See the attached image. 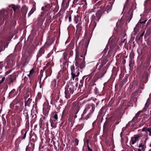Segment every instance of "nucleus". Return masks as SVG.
Wrapping results in <instances>:
<instances>
[{"label": "nucleus", "mask_w": 151, "mask_h": 151, "mask_svg": "<svg viewBox=\"0 0 151 151\" xmlns=\"http://www.w3.org/2000/svg\"><path fill=\"white\" fill-rule=\"evenodd\" d=\"M111 5H107L106 6L100 7L101 9L97 11L95 15L93 14L91 17V22L89 25V27L91 30H93L96 25V21L98 22L100 19L101 15L106 11L107 13L111 11L112 8V4L110 2Z\"/></svg>", "instance_id": "1"}, {"label": "nucleus", "mask_w": 151, "mask_h": 151, "mask_svg": "<svg viewBox=\"0 0 151 151\" xmlns=\"http://www.w3.org/2000/svg\"><path fill=\"white\" fill-rule=\"evenodd\" d=\"M90 40L88 38L82 40L80 42L79 46H77L76 49L75 57H85Z\"/></svg>", "instance_id": "2"}, {"label": "nucleus", "mask_w": 151, "mask_h": 151, "mask_svg": "<svg viewBox=\"0 0 151 151\" xmlns=\"http://www.w3.org/2000/svg\"><path fill=\"white\" fill-rule=\"evenodd\" d=\"M135 1V0H127L124 7L123 9L125 8L129 9L128 13L126 14V20L128 22H129L132 19L133 11L136 8L137 4Z\"/></svg>", "instance_id": "3"}, {"label": "nucleus", "mask_w": 151, "mask_h": 151, "mask_svg": "<svg viewBox=\"0 0 151 151\" xmlns=\"http://www.w3.org/2000/svg\"><path fill=\"white\" fill-rule=\"evenodd\" d=\"M95 106V104L93 103L87 104L81 115V118L86 119H88L94 111Z\"/></svg>", "instance_id": "4"}, {"label": "nucleus", "mask_w": 151, "mask_h": 151, "mask_svg": "<svg viewBox=\"0 0 151 151\" xmlns=\"http://www.w3.org/2000/svg\"><path fill=\"white\" fill-rule=\"evenodd\" d=\"M78 85L72 81H70L69 83L65 87V97L68 99L70 97L71 94L73 93L77 89Z\"/></svg>", "instance_id": "5"}, {"label": "nucleus", "mask_w": 151, "mask_h": 151, "mask_svg": "<svg viewBox=\"0 0 151 151\" xmlns=\"http://www.w3.org/2000/svg\"><path fill=\"white\" fill-rule=\"evenodd\" d=\"M106 121L103 125V131L107 134L110 131H113L115 129V126L113 125V122L111 118L106 117Z\"/></svg>", "instance_id": "6"}, {"label": "nucleus", "mask_w": 151, "mask_h": 151, "mask_svg": "<svg viewBox=\"0 0 151 151\" xmlns=\"http://www.w3.org/2000/svg\"><path fill=\"white\" fill-rule=\"evenodd\" d=\"M109 63L105 66H99L98 68V71L95 73V75L99 78L103 77L106 73L107 68L109 66Z\"/></svg>", "instance_id": "7"}, {"label": "nucleus", "mask_w": 151, "mask_h": 151, "mask_svg": "<svg viewBox=\"0 0 151 151\" xmlns=\"http://www.w3.org/2000/svg\"><path fill=\"white\" fill-rule=\"evenodd\" d=\"M75 22L78 24L76 26V28L77 29V31L79 32L82 30L81 24L82 21L81 20V17L78 15L75 16L74 19Z\"/></svg>", "instance_id": "8"}, {"label": "nucleus", "mask_w": 151, "mask_h": 151, "mask_svg": "<svg viewBox=\"0 0 151 151\" xmlns=\"http://www.w3.org/2000/svg\"><path fill=\"white\" fill-rule=\"evenodd\" d=\"M71 71V75L72 78L73 80H74L75 77L78 76L80 74V72H82V70H80L78 68L75 69L74 65H72L70 67Z\"/></svg>", "instance_id": "9"}, {"label": "nucleus", "mask_w": 151, "mask_h": 151, "mask_svg": "<svg viewBox=\"0 0 151 151\" xmlns=\"http://www.w3.org/2000/svg\"><path fill=\"white\" fill-rule=\"evenodd\" d=\"M79 108L80 107L77 103L75 102L72 103L71 110L72 111L73 113L75 115L74 117L75 118H76L77 117L76 114L79 110Z\"/></svg>", "instance_id": "10"}, {"label": "nucleus", "mask_w": 151, "mask_h": 151, "mask_svg": "<svg viewBox=\"0 0 151 151\" xmlns=\"http://www.w3.org/2000/svg\"><path fill=\"white\" fill-rule=\"evenodd\" d=\"M108 60L109 59H108V58L106 57L101 59H100L99 60V63H98L96 65V68H93L92 69L91 75H92L94 72L95 71V70L97 66L99 65L101 66H103L106 64Z\"/></svg>", "instance_id": "11"}, {"label": "nucleus", "mask_w": 151, "mask_h": 151, "mask_svg": "<svg viewBox=\"0 0 151 151\" xmlns=\"http://www.w3.org/2000/svg\"><path fill=\"white\" fill-rule=\"evenodd\" d=\"M106 111V107L103 106L99 111L98 115L97 118L99 120H101V122L103 120V116L104 115Z\"/></svg>", "instance_id": "12"}, {"label": "nucleus", "mask_w": 151, "mask_h": 151, "mask_svg": "<svg viewBox=\"0 0 151 151\" xmlns=\"http://www.w3.org/2000/svg\"><path fill=\"white\" fill-rule=\"evenodd\" d=\"M2 18V16H0V26L4 24V20H5V24L9 23L10 19L8 15L5 14L3 17V19Z\"/></svg>", "instance_id": "13"}, {"label": "nucleus", "mask_w": 151, "mask_h": 151, "mask_svg": "<svg viewBox=\"0 0 151 151\" xmlns=\"http://www.w3.org/2000/svg\"><path fill=\"white\" fill-rule=\"evenodd\" d=\"M44 14L43 12H42L41 14L39 17L37 23L38 27H41L42 24L45 19V17L44 16Z\"/></svg>", "instance_id": "14"}, {"label": "nucleus", "mask_w": 151, "mask_h": 151, "mask_svg": "<svg viewBox=\"0 0 151 151\" xmlns=\"http://www.w3.org/2000/svg\"><path fill=\"white\" fill-rule=\"evenodd\" d=\"M141 137V136L138 134L134 135V136L132 137L131 138L130 141V144H131L132 145H134L139 140V138Z\"/></svg>", "instance_id": "15"}, {"label": "nucleus", "mask_w": 151, "mask_h": 151, "mask_svg": "<svg viewBox=\"0 0 151 151\" xmlns=\"http://www.w3.org/2000/svg\"><path fill=\"white\" fill-rule=\"evenodd\" d=\"M55 40V39L52 37L51 39H48L47 40L46 42L43 45L46 49L51 45L53 43Z\"/></svg>", "instance_id": "16"}, {"label": "nucleus", "mask_w": 151, "mask_h": 151, "mask_svg": "<svg viewBox=\"0 0 151 151\" xmlns=\"http://www.w3.org/2000/svg\"><path fill=\"white\" fill-rule=\"evenodd\" d=\"M35 146V143L30 141L29 145L26 147V151H33Z\"/></svg>", "instance_id": "17"}, {"label": "nucleus", "mask_w": 151, "mask_h": 151, "mask_svg": "<svg viewBox=\"0 0 151 151\" xmlns=\"http://www.w3.org/2000/svg\"><path fill=\"white\" fill-rule=\"evenodd\" d=\"M45 48L44 46H42L38 51L37 54V59H38L39 58L41 57L45 52Z\"/></svg>", "instance_id": "18"}, {"label": "nucleus", "mask_w": 151, "mask_h": 151, "mask_svg": "<svg viewBox=\"0 0 151 151\" xmlns=\"http://www.w3.org/2000/svg\"><path fill=\"white\" fill-rule=\"evenodd\" d=\"M85 57H75V64L85 63Z\"/></svg>", "instance_id": "19"}, {"label": "nucleus", "mask_w": 151, "mask_h": 151, "mask_svg": "<svg viewBox=\"0 0 151 151\" xmlns=\"http://www.w3.org/2000/svg\"><path fill=\"white\" fill-rule=\"evenodd\" d=\"M43 106L44 107L43 109V113L45 116H46L48 114L49 110L50 109L49 106L47 104H44Z\"/></svg>", "instance_id": "20"}, {"label": "nucleus", "mask_w": 151, "mask_h": 151, "mask_svg": "<svg viewBox=\"0 0 151 151\" xmlns=\"http://www.w3.org/2000/svg\"><path fill=\"white\" fill-rule=\"evenodd\" d=\"M27 132L28 130L27 129H22L21 131V135L19 137L22 140L25 139Z\"/></svg>", "instance_id": "21"}, {"label": "nucleus", "mask_w": 151, "mask_h": 151, "mask_svg": "<svg viewBox=\"0 0 151 151\" xmlns=\"http://www.w3.org/2000/svg\"><path fill=\"white\" fill-rule=\"evenodd\" d=\"M149 74L148 72H145L142 78V81L145 83H146L148 81V78Z\"/></svg>", "instance_id": "22"}, {"label": "nucleus", "mask_w": 151, "mask_h": 151, "mask_svg": "<svg viewBox=\"0 0 151 151\" xmlns=\"http://www.w3.org/2000/svg\"><path fill=\"white\" fill-rule=\"evenodd\" d=\"M51 123V126L53 128H55L56 126V124L57 123L58 120L53 118L51 117L50 119Z\"/></svg>", "instance_id": "23"}, {"label": "nucleus", "mask_w": 151, "mask_h": 151, "mask_svg": "<svg viewBox=\"0 0 151 151\" xmlns=\"http://www.w3.org/2000/svg\"><path fill=\"white\" fill-rule=\"evenodd\" d=\"M18 130L17 128H13L11 131V134L10 136L12 139L13 140L15 137L16 134L17 133Z\"/></svg>", "instance_id": "24"}, {"label": "nucleus", "mask_w": 151, "mask_h": 151, "mask_svg": "<svg viewBox=\"0 0 151 151\" xmlns=\"http://www.w3.org/2000/svg\"><path fill=\"white\" fill-rule=\"evenodd\" d=\"M137 122V121L133 120L132 119L131 121H129L128 123V124L126 125V127H134Z\"/></svg>", "instance_id": "25"}, {"label": "nucleus", "mask_w": 151, "mask_h": 151, "mask_svg": "<svg viewBox=\"0 0 151 151\" xmlns=\"http://www.w3.org/2000/svg\"><path fill=\"white\" fill-rule=\"evenodd\" d=\"M18 76V73H14L12 75H9L8 77L14 82L16 81V78Z\"/></svg>", "instance_id": "26"}, {"label": "nucleus", "mask_w": 151, "mask_h": 151, "mask_svg": "<svg viewBox=\"0 0 151 151\" xmlns=\"http://www.w3.org/2000/svg\"><path fill=\"white\" fill-rule=\"evenodd\" d=\"M37 139V137L36 134L33 132L32 135H30V141L35 143V141Z\"/></svg>", "instance_id": "27"}, {"label": "nucleus", "mask_w": 151, "mask_h": 151, "mask_svg": "<svg viewBox=\"0 0 151 151\" xmlns=\"http://www.w3.org/2000/svg\"><path fill=\"white\" fill-rule=\"evenodd\" d=\"M137 95L136 94V93H135L134 92L133 93H132L131 98V100L132 101L133 103H134L136 104V103L137 101Z\"/></svg>", "instance_id": "28"}, {"label": "nucleus", "mask_w": 151, "mask_h": 151, "mask_svg": "<svg viewBox=\"0 0 151 151\" xmlns=\"http://www.w3.org/2000/svg\"><path fill=\"white\" fill-rule=\"evenodd\" d=\"M85 63H83L81 64H75V66L76 67V68H78V69H79L80 70H83V69L85 68L86 65H85Z\"/></svg>", "instance_id": "29"}, {"label": "nucleus", "mask_w": 151, "mask_h": 151, "mask_svg": "<svg viewBox=\"0 0 151 151\" xmlns=\"http://www.w3.org/2000/svg\"><path fill=\"white\" fill-rule=\"evenodd\" d=\"M19 105L20 106H15V109L21 112L22 111L23 109V103H19Z\"/></svg>", "instance_id": "30"}, {"label": "nucleus", "mask_w": 151, "mask_h": 151, "mask_svg": "<svg viewBox=\"0 0 151 151\" xmlns=\"http://www.w3.org/2000/svg\"><path fill=\"white\" fill-rule=\"evenodd\" d=\"M70 0H63L62 4V6L67 8L69 5V2Z\"/></svg>", "instance_id": "31"}, {"label": "nucleus", "mask_w": 151, "mask_h": 151, "mask_svg": "<svg viewBox=\"0 0 151 151\" xmlns=\"http://www.w3.org/2000/svg\"><path fill=\"white\" fill-rule=\"evenodd\" d=\"M138 83L136 81H134L133 82L131 83L129 86V88L130 90H133L135 88V86L137 85Z\"/></svg>", "instance_id": "32"}, {"label": "nucleus", "mask_w": 151, "mask_h": 151, "mask_svg": "<svg viewBox=\"0 0 151 151\" xmlns=\"http://www.w3.org/2000/svg\"><path fill=\"white\" fill-rule=\"evenodd\" d=\"M16 95L15 90L13 89L9 92L8 97L9 99H10L14 97Z\"/></svg>", "instance_id": "33"}, {"label": "nucleus", "mask_w": 151, "mask_h": 151, "mask_svg": "<svg viewBox=\"0 0 151 151\" xmlns=\"http://www.w3.org/2000/svg\"><path fill=\"white\" fill-rule=\"evenodd\" d=\"M144 33L145 31H144L140 35H137L135 38L136 41L137 42L142 41V37L144 35Z\"/></svg>", "instance_id": "34"}, {"label": "nucleus", "mask_w": 151, "mask_h": 151, "mask_svg": "<svg viewBox=\"0 0 151 151\" xmlns=\"http://www.w3.org/2000/svg\"><path fill=\"white\" fill-rule=\"evenodd\" d=\"M142 132H146V133L147 134V132H149V136H151V128L149 127L147 128L146 127H144L142 129Z\"/></svg>", "instance_id": "35"}, {"label": "nucleus", "mask_w": 151, "mask_h": 151, "mask_svg": "<svg viewBox=\"0 0 151 151\" xmlns=\"http://www.w3.org/2000/svg\"><path fill=\"white\" fill-rule=\"evenodd\" d=\"M88 76V75L84 76L82 77V79L80 81V83L79 84V85L78 86L79 88H81L83 87L84 79L85 78H86V77Z\"/></svg>", "instance_id": "36"}, {"label": "nucleus", "mask_w": 151, "mask_h": 151, "mask_svg": "<svg viewBox=\"0 0 151 151\" xmlns=\"http://www.w3.org/2000/svg\"><path fill=\"white\" fill-rule=\"evenodd\" d=\"M96 77L95 75H94V76L93 78V80L90 83V85L91 86H93L94 85H96V83H95V82L99 79L97 77L96 78Z\"/></svg>", "instance_id": "37"}, {"label": "nucleus", "mask_w": 151, "mask_h": 151, "mask_svg": "<svg viewBox=\"0 0 151 151\" xmlns=\"http://www.w3.org/2000/svg\"><path fill=\"white\" fill-rule=\"evenodd\" d=\"M52 73V70L51 67H49L47 70H46V78L50 76Z\"/></svg>", "instance_id": "38"}, {"label": "nucleus", "mask_w": 151, "mask_h": 151, "mask_svg": "<svg viewBox=\"0 0 151 151\" xmlns=\"http://www.w3.org/2000/svg\"><path fill=\"white\" fill-rule=\"evenodd\" d=\"M114 98H112L108 103V106L112 107H114L115 105L114 104Z\"/></svg>", "instance_id": "39"}, {"label": "nucleus", "mask_w": 151, "mask_h": 151, "mask_svg": "<svg viewBox=\"0 0 151 151\" xmlns=\"http://www.w3.org/2000/svg\"><path fill=\"white\" fill-rule=\"evenodd\" d=\"M145 119L146 117H144L142 118V120L140 121L138 127H140L144 125L146 122Z\"/></svg>", "instance_id": "40"}, {"label": "nucleus", "mask_w": 151, "mask_h": 151, "mask_svg": "<svg viewBox=\"0 0 151 151\" xmlns=\"http://www.w3.org/2000/svg\"><path fill=\"white\" fill-rule=\"evenodd\" d=\"M134 60L133 59H130L129 60V69L130 70H132L133 69V67L134 66Z\"/></svg>", "instance_id": "41"}, {"label": "nucleus", "mask_w": 151, "mask_h": 151, "mask_svg": "<svg viewBox=\"0 0 151 151\" xmlns=\"http://www.w3.org/2000/svg\"><path fill=\"white\" fill-rule=\"evenodd\" d=\"M24 99L25 100V102H24V105L25 106H29L31 102L32 101V99H30L29 98L27 100H26V96L24 97Z\"/></svg>", "instance_id": "42"}, {"label": "nucleus", "mask_w": 151, "mask_h": 151, "mask_svg": "<svg viewBox=\"0 0 151 151\" xmlns=\"http://www.w3.org/2000/svg\"><path fill=\"white\" fill-rule=\"evenodd\" d=\"M22 139H21V137H19L17 139L15 142V146L19 147V144L21 142V141Z\"/></svg>", "instance_id": "43"}, {"label": "nucleus", "mask_w": 151, "mask_h": 151, "mask_svg": "<svg viewBox=\"0 0 151 151\" xmlns=\"http://www.w3.org/2000/svg\"><path fill=\"white\" fill-rule=\"evenodd\" d=\"M53 104L55 107L57 108H60V106H62V104H60L59 102L58 99L54 101Z\"/></svg>", "instance_id": "44"}, {"label": "nucleus", "mask_w": 151, "mask_h": 151, "mask_svg": "<svg viewBox=\"0 0 151 151\" xmlns=\"http://www.w3.org/2000/svg\"><path fill=\"white\" fill-rule=\"evenodd\" d=\"M143 112L142 111H138L136 114L135 116L133 118V120L137 121V119H138V117L141 114L143 113Z\"/></svg>", "instance_id": "45"}, {"label": "nucleus", "mask_w": 151, "mask_h": 151, "mask_svg": "<svg viewBox=\"0 0 151 151\" xmlns=\"http://www.w3.org/2000/svg\"><path fill=\"white\" fill-rule=\"evenodd\" d=\"M22 15L23 16H25L27 12V8L25 6H23L22 9Z\"/></svg>", "instance_id": "46"}, {"label": "nucleus", "mask_w": 151, "mask_h": 151, "mask_svg": "<svg viewBox=\"0 0 151 151\" xmlns=\"http://www.w3.org/2000/svg\"><path fill=\"white\" fill-rule=\"evenodd\" d=\"M21 103L23 102H20V99L19 97H17L13 101L14 104V105L17 104Z\"/></svg>", "instance_id": "47"}, {"label": "nucleus", "mask_w": 151, "mask_h": 151, "mask_svg": "<svg viewBox=\"0 0 151 151\" xmlns=\"http://www.w3.org/2000/svg\"><path fill=\"white\" fill-rule=\"evenodd\" d=\"M56 81L55 79H54L52 80L51 82V87L52 88L54 89L55 88L56 86Z\"/></svg>", "instance_id": "48"}, {"label": "nucleus", "mask_w": 151, "mask_h": 151, "mask_svg": "<svg viewBox=\"0 0 151 151\" xmlns=\"http://www.w3.org/2000/svg\"><path fill=\"white\" fill-rule=\"evenodd\" d=\"M133 102L131 100L129 101H128L127 103V105H126L125 109H126L128 107L132 106L133 105Z\"/></svg>", "instance_id": "49"}, {"label": "nucleus", "mask_w": 151, "mask_h": 151, "mask_svg": "<svg viewBox=\"0 0 151 151\" xmlns=\"http://www.w3.org/2000/svg\"><path fill=\"white\" fill-rule=\"evenodd\" d=\"M5 61L0 62V73H1L2 71H1L2 67L5 66Z\"/></svg>", "instance_id": "50"}, {"label": "nucleus", "mask_w": 151, "mask_h": 151, "mask_svg": "<svg viewBox=\"0 0 151 151\" xmlns=\"http://www.w3.org/2000/svg\"><path fill=\"white\" fill-rule=\"evenodd\" d=\"M23 114L25 117V119H29V115L28 114V111L27 110H24L23 111Z\"/></svg>", "instance_id": "51"}, {"label": "nucleus", "mask_w": 151, "mask_h": 151, "mask_svg": "<svg viewBox=\"0 0 151 151\" xmlns=\"http://www.w3.org/2000/svg\"><path fill=\"white\" fill-rule=\"evenodd\" d=\"M6 83L9 86L11 85L12 84L14 83L8 77L6 79Z\"/></svg>", "instance_id": "52"}, {"label": "nucleus", "mask_w": 151, "mask_h": 151, "mask_svg": "<svg viewBox=\"0 0 151 151\" xmlns=\"http://www.w3.org/2000/svg\"><path fill=\"white\" fill-rule=\"evenodd\" d=\"M81 31H80L78 32L77 31V29H76V32L75 33V38L77 39V40H78L79 37V36L81 34Z\"/></svg>", "instance_id": "53"}, {"label": "nucleus", "mask_w": 151, "mask_h": 151, "mask_svg": "<svg viewBox=\"0 0 151 151\" xmlns=\"http://www.w3.org/2000/svg\"><path fill=\"white\" fill-rule=\"evenodd\" d=\"M22 121V119L20 118L19 119H17L16 120V123H17V128H18L21 125V122Z\"/></svg>", "instance_id": "54"}, {"label": "nucleus", "mask_w": 151, "mask_h": 151, "mask_svg": "<svg viewBox=\"0 0 151 151\" xmlns=\"http://www.w3.org/2000/svg\"><path fill=\"white\" fill-rule=\"evenodd\" d=\"M0 52H1L2 51L4 50H5V48L6 47L5 46H4V48L3 49V47L4 46V44L3 42L2 41H0Z\"/></svg>", "instance_id": "55"}, {"label": "nucleus", "mask_w": 151, "mask_h": 151, "mask_svg": "<svg viewBox=\"0 0 151 151\" xmlns=\"http://www.w3.org/2000/svg\"><path fill=\"white\" fill-rule=\"evenodd\" d=\"M45 119V117L44 116H42L40 118L39 122V126L40 128H41L42 124L43 121L44 119Z\"/></svg>", "instance_id": "56"}, {"label": "nucleus", "mask_w": 151, "mask_h": 151, "mask_svg": "<svg viewBox=\"0 0 151 151\" xmlns=\"http://www.w3.org/2000/svg\"><path fill=\"white\" fill-rule=\"evenodd\" d=\"M138 147L139 148H141V149H142V151H145V148H146L144 145L142 143H141L139 144Z\"/></svg>", "instance_id": "57"}, {"label": "nucleus", "mask_w": 151, "mask_h": 151, "mask_svg": "<svg viewBox=\"0 0 151 151\" xmlns=\"http://www.w3.org/2000/svg\"><path fill=\"white\" fill-rule=\"evenodd\" d=\"M150 105V103L147 100L145 104V107H144L143 110L146 111L147 109L148 108Z\"/></svg>", "instance_id": "58"}, {"label": "nucleus", "mask_w": 151, "mask_h": 151, "mask_svg": "<svg viewBox=\"0 0 151 151\" xmlns=\"http://www.w3.org/2000/svg\"><path fill=\"white\" fill-rule=\"evenodd\" d=\"M116 30L117 32H118L119 34H120L121 33H122L123 32L122 27H118L117 28Z\"/></svg>", "instance_id": "59"}, {"label": "nucleus", "mask_w": 151, "mask_h": 151, "mask_svg": "<svg viewBox=\"0 0 151 151\" xmlns=\"http://www.w3.org/2000/svg\"><path fill=\"white\" fill-rule=\"evenodd\" d=\"M42 97V95L40 93H38L35 99V102L37 101L38 100L40 99Z\"/></svg>", "instance_id": "60"}, {"label": "nucleus", "mask_w": 151, "mask_h": 151, "mask_svg": "<svg viewBox=\"0 0 151 151\" xmlns=\"http://www.w3.org/2000/svg\"><path fill=\"white\" fill-rule=\"evenodd\" d=\"M68 18V20L69 22L71 21V16L70 13L68 14L66 16L65 18Z\"/></svg>", "instance_id": "61"}, {"label": "nucleus", "mask_w": 151, "mask_h": 151, "mask_svg": "<svg viewBox=\"0 0 151 151\" xmlns=\"http://www.w3.org/2000/svg\"><path fill=\"white\" fill-rule=\"evenodd\" d=\"M35 9V8L33 7L31 9V10L28 14V17L30 16L33 13Z\"/></svg>", "instance_id": "62"}, {"label": "nucleus", "mask_w": 151, "mask_h": 151, "mask_svg": "<svg viewBox=\"0 0 151 151\" xmlns=\"http://www.w3.org/2000/svg\"><path fill=\"white\" fill-rule=\"evenodd\" d=\"M151 32V27H148L146 30V33L147 35H150Z\"/></svg>", "instance_id": "63"}, {"label": "nucleus", "mask_w": 151, "mask_h": 151, "mask_svg": "<svg viewBox=\"0 0 151 151\" xmlns=\"http://www.w3.org/2000/svg\"><path fill=\"white\" fill-rule=\"evenodd\" d=\"M12 8L13 9V11L15 12L19 9L18 6L15 5H14V6H12Z\"/></svg>", "instance_id": "64"}]
</instances>
